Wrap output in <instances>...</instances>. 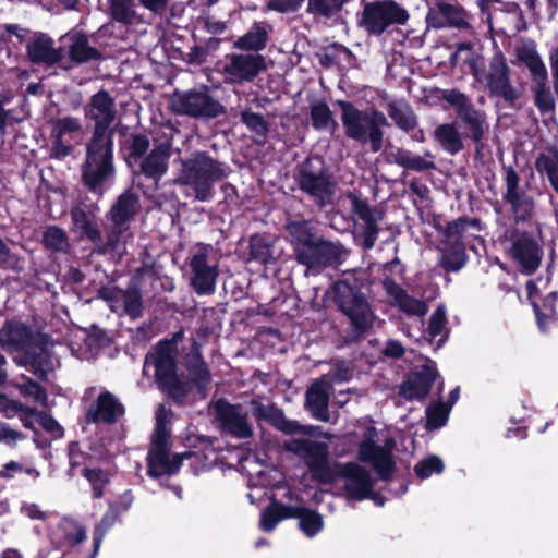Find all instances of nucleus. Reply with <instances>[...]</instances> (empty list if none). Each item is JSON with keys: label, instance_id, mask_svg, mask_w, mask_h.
<instances>
[{"label": "nucleus", "instance_id": "47", "mask_svg": "<svg viewBox=\"0 0 558 558\" xmlns=\"http://www.w3.org/2000/svg\"><path fill=\"white\" fill-rule=\"evenodd\" d=\"M250 255L264 265L275 262L272 244L259 234L253 235L250 240Z\"/></svg>", "mask_w": 558, "mask_h": 558}, {"label": "nucleus", "instance_id": "50", "mask_svg": "<svg viewBox=\"0 0 558 558\" xmlns=\"http://www.w3.org/2000/svg\"><path fill=\"white\" fill-rule=\"evenodd\" d=\"M438 97L453 107L458 116L474 106L468 95L456 88L440 89Z\"/></svg>", "mask_w": 558, "mask_h": 558}, {"label": "nucleus", "instance_id": "37", "mask_svg": "<svg viewBox=\"0 0 558 558\" xmlns=\"http://www.w3.org/2000/svg\"><path fill=\"white\" fill-rule=\"evenodd\" d=\"M286 230L291 238L294 255L299 252V250H302L318 236L311 222L304 219L288 220L286 223Z\"/></svg>", "mask_w": 558, "mask_h": 558}, {"label": "nucleus", "instance_id": "1", "mask_svg": "<svg viewBox=\"0 0 558 558\" xmlns=\"http://www.w3.org/2000/svg\"><path fill=\"white\" fill-rule=\"evenodd\" d=\"M228 167L206 151H195L181 160L174 184L192 190L198 202H206L214 195V185L228 175Z\"/></svg>", "mask_w": 558, "mask_h": 558}, {"label": "nucleus", "instance_id": "64", "mask_svg": "<svg viewBox=\"0 0 558 558\" xmlns=\"http://www.w3.org/2000/svg\"><path fill=\"white\" fill-rule=\"evenodd\" d=\"M25 436L12 428L8 423L0 421V442L9 446L15 447L19 441L23 440Z\"/></svg>", "mask_w": 558, "mask_h": 558}, {"label": "nucleus", "instance_id": "59", "mask_svg": "<svg viewBox=\"0 0 558 558\" xmlns=\"http://www.w3.org/2000/svg\"><path fill=\"white\" fill-rule=\"evenodd\" d=\"M241 120L252 132L256 133L257 135L265 136L268 132V124L264 117L259 113L253 112L251 110H244L241 113Z\"/></svg>", "mask_w": 558, "mask_h": 558}, {"label": "nucleus", "instance_id": "10", "mask_svg": "<svg viewBox=\"0 0 558 558\" xmlns=\"http://www.w3.org/2000/svg\"><path fill=\"white\" fill-rule=\"evenodd\" d=\"M348 255V251L340 244L328 241L318 235L295 254L299 264L304 265L307 271L319 272L327 267L341 264Z\"/></svg>", "mask_w": 558, "mask_h": 558}, {"label": "nucleus", "instance_id": "33", "mask_svg": "<svg viewBox=\"0 0 558 558\" xmlns=\"http://www.w3.org/2000/svg\"><path fill=\"white\" fill-rule=\"evenodd\" d=\"M392 161L407 169L417 172L434 170L436 165L434 162V156L430 151H426L423 156L414 155L410 150L403 148H397L391 154Z\"/></svg>", "mask_w": 558, "mask_h": 558}, {"label": "nucleus", "instance_id": "56", "mask_svg": "<svg viewBox=\"0 0 558 558\" xmlns=\"http://www.w3.org/2000/svg\"><path fill=\"white\" fill-rule=\"evenodd\" d=\"M442 470L444 462L436 456L420 461L414 468L416 475L422 480L429 477L432 474H439Z\"/></svg>", "mask_w": 558, "mask_h": 558}, {"label": "nucleus", "instance_id": "48", "mask_svg": "<svg viewBox=\"0 0 558 558\" xmlns=\"http://www.w3.org/2000/svg\"><path fill=\"white\" fill-rule=\"evenodd\" d=\"M466 262V256L462 243H454L448 248H444L440 264L448 271L460 270Z\"/></svg>", "mask_w": 558, "mask_h": 558}, {"label": "nucleus", "instance_id": "11", "mask_svg": "<svg viewBox=\"0 0 558 558\" xmlns=\"http://www.w3.org/2000/svg\"><path fill=\"white\" fill-rule=\"evenodd\" d=\"M73 231L85 238L94 244V252L97 254H107L119 250V231H106L102 236L95 217L87 214L82 207L75 206L71 209Z\"/></svg>", "mask_w": 558, "mask_h": 558}, {"label": "nucleus", "instance_id": "18", "mask_svg": "<svg viewBox=\"0 0 558 558\" xmlns=\"http://www.w3.org/2000/svg\"><path fill=\"white\" fill-rule=\"evenodd\" d=\"M98 295L109 304L114 313L125 314L131 318L142 315V296L137 289L122 290L117 287H104L98 291Z\"/></svg>", "mask_w": 558, "mask_h": 558}, {"label": "nucleus", "instance_id": "29", "mask_svg": "<svg viewBox=\"0 0 558 558\" xmlns=\"http://www.w3.org/2000/svg\"><path fill=\"white\" fill-rule=\"evenodd\" d=\"M191 452L186 451L182 454L170 457L168 448L150 449L148 453V472L153 476H161L163 474L175 473L184 458H189Z\"/></svg>", "mask_w": 558, "mask_h": 558}, {"label": "nucleus", "instance_id": "54", "mask_svg": "<svg viewBox=\"0 0 558 558\" xmlns=\"http://www.w3.org/2000/svg\"><path fill=\"white\" fill-rule=\"evenodd\" d=\"M507 202L511 205L513 213L519 219H526L534 211V201L524 194L519 193L515 197L507 199Z\"/></svg>", "mask_w": 558, "mask_h": 558}, {"label": "nucleus", "instance_id": "53", "mask_svg": "<svg viewBox=\"0 0 558 558\" xmlns=\"http://www.w3.org/2000/svg\"><path fill=\"white\" fill-rule=\"evenodd\" d=\"M52 130L56 138H64L68 135L80 133L82 131V124L77 118L64 117L53 122Z\"/></svg>", "mask_w": 558, "mask_h": 558}, {"label": "nucleus", "instance_id": "19", "mask_svg": "<svg viewBox=\"0 0 558 558\" xmlns=\"http://www.w3.org/2000/svg\"><path fill=\"white\" fill-rule=\"evenodd\" d=\"M141 209L140 197L131 192L121 194L107 214L112 226L109 231H119V248L124 242L128 223L138 214Z\"/></svg>", "mask_w": 558, "mask_h": 558}, {"label": "nucleus", "instance_id": "3", "mask_svg": "<svg viewBox=\"0 0 558 558\" xmlns=\"http://www.w3.org/2000/svg\"><path fill=\"white\" fill-rule=\"evenodd\" d=\"M344 134L362 145L367 142L373 153L383 148L384 128L389 125L386 116L374 108L361 110L349 101H339Z\"/></svg>", "mask_w": 558, "mask_h": 558}, {"label": "nucleus", "instance_id": "52", "mask_svg": "<svg viewBox=\"0 0 558 558\" xmlns=\"http://www.w3.org/2000/svg\"><path fill=\"white\" fill-rule=\"evenodd\" d=\"M536 169L539 172H545L558 193V154L541 155L536 159Z\"/></svg>", "mask_w": 558, "mask_h": 558}, {"label": "nucleus", "instance_id": "12", "mask_svg": "<svg viewBox=\"0 0 558 558\" xmlns=\"http://www.w3.org/2000/svg\"><path fill=\"white\" fill-rule=\"evenodd\" d=\"M85 117L95 123L92 138L112 137V132L108 128L117 118L116 101L110 94L101 89L93 95L85 106Z\"/></svg>", "mask_w": 558, "mask_h": 558}, {"label": "nucleus", "instance_id": "27", "mask_svg": "<svg viewBox=\"0 0 558 558\" xmlns=\"http://www.w3.org/2000/svg\"><path fill=\"white\" fill-rule=\"evenodd\" d=\"M510 254L527 274L533 272L541 262V252L537 243L525 234L513 241Z\"/></svg>", "mask_w": 558, "mask_h": 558}, {"label": "nucleus", "instance_id": "42", "mask_svg": "<svg viewBox=\"0 0 558 558\" xmlns=\"http://www.w3.org/2000/svg\"><path fill=\"white\" fill-rule=\"evenodd\" d=\"M312 125L317 131L333 133L338 123L329 108L324 101L314 102L311 106Z\"/></svg>", "mask_w": 558, "mask_h": 558}, {"label": "nucleus", "instance_id": "21", "mask_svg": "<svg viewBox=\"0 0 558 558\" xmlns=\"http://www.w3.org/2000/svg\"><path fill=\"white\" fill-rule=\"evenodd\" d=\"M374 429L368 430V437L365 439L359 449V458L363 462H369L374 470L383 480H387L393 471V461L391 458V448L393 441H390V447L375 446L372 441Z\"/></svg>", "mask_w": 558, "mask_h": 558}, {"label": "nucleus", "instance_id": "58", "mask_svg": "<svg viewBox=\"0 0 558 558\" xmlns=\"http://www.w3.org/2000/svg\"><path fill=\"white\" fill-rule=\"evenodd\" d=\"M16 387L23 396L33 398L34 401L47 407L48 395L37 383L27 379L25 383L16 385Z\"/></svg>", "mask_w": 558, "mask_h": 558}, {"label": "nucleus", "instance_id": "8", "mask_svg": "<svg viewBox=\"0 0 558 558\" xmlns=\"http://www.w3.org/2000/svg\"><path fill=\"white\" fill-rule=\"evenodd\" d=\"M170 109L182 116L210 120L226 113L225 107L207 89L174 92L169 99Z\"/></svg>", "mask_w": 558, "mask_h": 558}, {"label": "nucleus", "instance_id": "45", "mask_svg": "<svg viewBox=\"0 0 558 558\" xmlns=\"http://www.w3.org/2000/svg\"><path fill=\"white\" fill-rule=\"evenodd\" d=\"M291 517L300 519V527L308 537H313L323 529L322 517L311 510L304 508L291 509Z\"/></svg>", "mask_w": 558, "mask_h": 558}, {"label": "nucleus", "instance_id": "28", "mask_svg": "<svg viewBox=\"0 0 558 558\" xmlns=\"http://www.w3.org/2000/svg\"><path fill=\"white\" fill-rule=\"evenodd\" d=\"M385 291L392 299V304L408 315L424 316L428 306L425 302L414 299L395 281L386 279L383 282Z\"/></svg>", "mask_w": 558, "mask_h": 558}, {"label": "nucleus", "instance_id": "6", "mask_svg": "<svg viewBox=\"0 0 558 558\" xmlns=\"http://www.w3.org/2000/svg\"><path fill=\"white\" fill-rule=\"evenodd\" d=\"M190 284L199 295L213 294L219 276V264L211 245L197 243L190 252Z\"/></svg>", "mask_w": 558, "mask_h": 558}, {"label": "nucleus", "instance_id": "7", "mask_svg": "<svg viewBox=\"0 0 558 558\" xmlns=\"http://www.w3.org/2000/svg\"><path fill=\"white\" fill-rule=\"evenodd\" d=\"M282 448L301 458L314 480L325 484L333 481L335 472L329 463V447L327 444L307 438H296L283 442Z\"/></svg>", "mask_w": 558, "mask_h": 558}, {"label": "nucleus", "instance_id": "49", "mask_svg": "<svg viewBox=\"0 0 558 558\" xmlns=\"http://www.w3.org/2000/svg\"><path fill=\"white\" fill-rule=\"evenodd\" d=\"M348 197L351 201L352 213L355 214L364 225L381 220V214L375 207L369 206L366 201L355 194H349Z\"/></svg>", "mask_w": 558, "mask_h": 558}, {"label": "nucleus", "instance_id": "14", "mask_svg": "<svg viewBox=\"0 0 558 558\" xmlns=\"http://www.w3.org/2000/svg\"><path fill=\"white\" fill-rule=\"evenodd\" d=\"M298 182L300 190L307 194L319 208L333 202L337 182L329 173L325 171L314 172L304 168L300 172Z\"/></svg>", "mask_w": 558, "mask_h": 558}, {"label": "nucleus", "instance_id": "55", "mask_svg": "<svg viewBox=\"0 0 558 558\" xmlns=\"http://www.w3.org/2000/svg\"><path fill=\"white\" fill-rule=\"evenodd\" d=\"M119 512L116 508H110L102 517L98 524L94 537V556L98 553L99 546L102 542L104 535L118 520Z\"/></svg>", "mask_w": 558, "mask_h": 558}, {"label": "nucleus", "instance_id": "36", "mask_svg": "<svg viewBox=\"0 0 558 558\" xmlns=\"http://www.w3.org/2000/svg\"><path fill=\"white\" fill-rule=\"evenodd\" d=\"M459 118L466 124L471 138L476 144V149L483 148V138L488 132L489 125L486 121V114L477 110L474 106L462 112Z\"/></svg>", "mask_w": 558, "mask_h": 558}, {"label": "nucleus", "instance_id": "30", "mask_svg": "<svg viewBox=\"0 0 558 558\" xmlns=\"http://www.w3.org/2000/svg\"><path fill=\"white\" fill-rule=\"evenodd\" d=\"M271 31L272 26L270 24L266 22H256L247 33L234 41L233 47L257 53L266 47L268 36Z\"/></svg>", "mask_w": 558, "mask_h": 558}, {"label": "nucleus", "instance_id": "4", "mask_svg": "<svg viewBox=\"0 0 558 558\" xmlns=\"http://www.w3.org/2000/svg\"><path fill=\"white\" fill-rule=\"evenodd\" d=\"M470 69L473 77L484 84L492 97L500 98L510 106L522 97V88L515 87L511 82V69L501 50L493 54L486 70L480 69L477 58L470 61Z\"/></svg>", "mask_w": 558, "mask_h": 558}, {"label": "nucleus", "instance_id": "5", "mask_svg": "<svg viewBox=\"0 0 558 558\" xmlns=\"http://www.w3.org/2000/svg\"><path fill=\"white\" fill-rule=\"evenodd\" d=\"M409 12L393 0H375L364 3L357 15V25L368 36H380L392 25H405Z\"/></svg>", "mask_w": 558, "mask_h": 558}, {"label": "nucleus", "instance_id": "13", "mask_svg": "<svg viewBox=\"0 0 558 558\" xmlns=\"http://www.w3.org/2000/svg\"><path fill=\"white\" fill-rule=\"evenodd\" d=\"M183 332L178 331L172 339L160 341L145 357V367L151 365L159 385L173 380L177 375V342L182 340Z\"/></svg>", "mask_w": 558, "mask_h": 558}, {"label": "nucleus", "instance_id": "2", "mask_svg": "<svg viewBox=\"0 0 558 558\" xmlns=\"http://www.w3.org/2000/svg\"><path fill=\"white\" fill-rule=\"evenodd\" d=\"M362 281L354 276L345 277L333 284L335 302L350 324V338L365 335L375 322V314L361 291Z\"/></svg>", "mask_w": 558, "mask_h": 558}, {"label": "nucleus", "instance_id": "31", "mask_svg": "<svg viewBox=\"0 0 558 558\" xmlns=\"http://www.w3.org/2000/svg\"><path fill=\"white\" fill-rule=\"evenodd\" d=\"M170 146L161 144L155 147L142 161L141 171L155 181L159 180L168 170Z\"/></svg>", "mask_w": 558, "mask_h": 558}, {"label": "nucleus", "instance_id": "16", "mask_svg": "<svg viewBox=\"0 0 558 558\" xmlns=\"http://www.w3.org/2000/svg\"><path fill=\"white\" fill-rule=\"evenodd\" d=\"M213 411L215 420L223 433L240 439L248 438L253 435L247 414L243 412L240 405L230 404L225 400H218L214 403Z\"/></svg>", "mask_w": 558, "mask_h": 558}, {"label": "nucleus", "instance_id": "22", "mask_svg": "<svg viewBox=\"0 0 558 558\" xmlns=\"http://www.w3.org/2000/svg\"><path fill=\"white\" fill-rule=\"evenodd\" d=\"M340 474L344 478V487L350 498L362 500L371 497L373 480L369 473L356 463H347Z\"/></svg>", "mask_w": 558, "mask_h": 558}, {"label": "nucleus", "instance_id": "9", "mask_svg": "<svg viewBox=\"0 0 558 558\" xmlns=\"http://www.w3.org/2000/svg\"><path fill=\"white\" fill-rule=\"evenodd\" d=\"M114 173L112 163V138H92L86 161L83 166V179L89 189L95 190Z\"/></svg>", "mask_w": 558, "mask_h": 558}, {"label": "nucleus", "instance_id": "57", "mask_svg": "<svg viewBox=\"0 0 558 558\" xmlns=\"http://www.w3.org/2000/svg\"><path fill=\"white\" fill-rule=\"evenodd\" d=\"M450 409L446 408L442 402H437L426 410L427 415V427L439 428L447 422Z\"/></svg>", "mask_w": 558, "mask_h": 558}, {"label": "nucleus", "instance_id": "63", "mask_svg": "<svg viewBox=\"0 0 558 558\" xmlns=\"http://www.w3.org/2000/svg\"><path fill=\"white\" fill-rule=\"evenodd\" d=\"M24 365H29L33 373L39 377L51 369V362L45 351H41L38 357L27 355Z\"/></svg>", "mask_w": 558, "mask_h": 558}, {"label": "nucleus", "instance_id": "44", "mask_svg": "<svg viewBox=\"0 0 558 558\" xmlns=\"http://www.w3.org/2000/svg\"><path fill=\"white\" fill-rule=\"evenodd\" d=\"M349 0H308L307 13L316 17L331 19L337 15Z\"/></svg>", "mask_w": 558, "mask_h": 558}, {"label": "nucleus", "instance_id": "39", "mask_svg": "<svg viewBox=\"0 0 558 558\" xmlns=\"http://www.w3.org/2000/svg\"><path fill=\"white\" fill-rule=\"evenodd\" d=\"M515 56L530 70L533 80L547 75V69L533 43H524L515 48Z\"/></svg>", "mask_w": 558, "mask_h": 558}, {"label": "nucleus", "instance_id": "35", "mask_svg": "<svg viewBox=\"0 0 558 558\" xmlns=\"http://www.w3.org/2000/svg\"><path fill=\"white\" fill-rule=\"evenodd\" d=\"M387 112L396 126L404 132L413 131L418 124L417 116L409 102L404 100L389 101Z\"/></svg>", "mask_w": 558, "mask_h": 558}, {"label": "nucleus", "instance_id": "20", "mask_svg": "<svg viewBox=\"0 0 558 558\" xmlns=\"http://www.w3.org/2000/svg\"><path fill=\"white\" fill-rule=\"evenodd\" d=\"M470 14L459 4L438 1L426 14V22L434 28L454 27L469 29Z\"/></svg>", "mask_w": 558, "mask_h": 558}, {"label": "nucleus", "instance_id": "40", "mask_svg": "<svg viewBox=\"0 0 558 558\" xmlns=\"http://www.w3.org/2000/svg\"><path fill=\"white\" fill-rule=\"evenodd\" d=\"M70 40L69 54L75 63H84L100 58V52L88 44V39L83 34L68 35Z\"/></svg>", "mask_w": 558, "mask_h": 558}, {"label": "nucleus", "instance_id": "51", "mask_svg": "<svg viewBox=\"0 0 558 558\" xmlns=\"http://www.w3.org/2000/svg\"><path fill=\"white\" fill-rule=\"evenodd\" d=\"M288 517H291V509L279 505L270 506L262 512L260 527L265 532H270L282 519Z\"/></svg>", "mask_w": 558, "mask_h": 558}, {"label": "nucleus", "instance_id": "60", "mask_svg": "<svg viewBox=\"0 0 558 558\" xmlns=\"http://www.w3.org/2000/svg\"><path fill=\"white\" fill-rule=\"evenodd\" d=\"M447 324L446 307L444 304L437 306L429 317L428 335L432 339L441 336Z\"/></svg>", "mask_w": 558, "mask_h": 558}, {"label": "nucleus", "instance_id": "24", "mask_svg": "<svg viewBox=\"0 0 558 558\" xmlns=\"http://www.w3.org/2000/svg\"><path fill=\"white\" fill-rule=\"evenodd\" d=\"M26 50L27 57L33 63L47 66L60 62L64 54L63 49L56 47L53 39L45 34L32 38L26 46Z\"/></svg>", "mask_w": 558, "mask_h": 558}, {"label": "nucleus", "instance_id": "62", "mask_svg": "<svg viewBox=\"0 0 558 558\" xmlns=\"http://www.w3.org/2000/svg\"><path fill=\"white\" fill-rule=\"evenodd\" d=\"M168 437H169V430L166 426V421L162 416V413H161V411H159L157 414L156 428H155V433H154L151 449L168 448L167 447Z\"/></svg>", "mask_w": 558, "mask_h": 558}, {"label": "nucleus", "instance_id": "46", "mask_svg": "<svg viewBox=\"0 0 558 558\" xmlns=\"http://www.w3.org/2000/svg\"><path fill=\"white\" fill-rule=\"evenodd\" d=\"M43 243L46 248L53 252H68L70 248L66 232L57 226H50L44 231Z\"/></svg>", "mask_w": 558, "mask_h": 558}, {"label": "nucleus", "instance_id": "43", "mask_svg": "<svg viewBox=\"0 0 558 558\" xmlns=\"http://www.w3.org/2000/svg\"><path fill=\"white\" fill-rule=\"evenodd\" d=\"M533 81L532 92L535 106L542 114L553 113L555 111V99L547 86L548 74Z\"/></svg>", "mask_w": 558, "mask_h": 558}, {"label": "nucleus", "instance_id": "41", "mask_svg": "<svg viewBox=\"0 0 558 558\" xmlns=\"http://www.w3.org/2000/svg\"><path fill=\"white\" fill-rule=\"evenodd\" d=\"M186 366L190 375L197 385L199 392L205 397L206 386L210 381V373L197 348H195L189 355Z\"/></svg>", "mask_w": 558, "mask_h": 558}, {"label": "nucleus", "instance_id": "26", "mask_svg": "<svg viewBox=\"0 0 558 558\" xmlns=\"http://www.w3.org/2000/svg\"><path fill=\"white\" fill-rule=\"evenodd\" d=\"M124 413L123 405L109 391L101 392L86 412L87 423H114Z\"/></svg>", "mask_w": 558, "mask_h": 558}, {"label": "nucleus", "instance_id": "32", "mask_svg": "<svg viewBox=\"0 0 558 558\" xmlns=\"http://www.w3.org/2000/svg\"><path fill=\"white\" fill-rule=\"evenodd\" d=\"M433 135L440 147L450 155H457L464 148L463 134L456 122L439 124Z\"/></svg>", "mask_w": 558, "mask_h": 558}, {"label": "nucleus", "instance_id": "17", "mask_svg": "<svg viewBox=\"0 0 558 558\" xmlns=\"http://www.w3.org/2000/svg\"><path fill=\"white\" fill-rule=\"evenodd\" d=\"M250 404L252 413L256 420L268 422L283 434L312 435L316 430V426L302 425L298 421L287 418L283 411L277 408L274 403H262L259 400L254 399Z\"/></svg>", "mask_w": 558, "mask_h": 558}, {"label": "nucleus", "instance_id": "15", "mask_svg": "<svg viewBox=\"0 0 558 558\" xmlns=\"http://www.w3.org/2000/svg\"><path fill=\"white\" fill-rule=\"evenodd\" d=\"M265 70L266 60L258 53H230L223 64V73L232 83L252 82Z\"/></svg>", "mask_w": 558, "mask_h": 558}, {"label": "nucleus", "instance_id": "23", "mask_svg": "<svg viewBox=\"0 0 558 558\" xmlns=\"http://www.w3.org/2000/svg\"><path fill=\"white\" fill-rule=\"evenodd\" d=\"M437 376L434 365L425 364L401 385L399 395L405 400H421L427 396Z\"/></svg>", "mask_w": 558, "mask_h": 558}, {"label": "nucleus", "instance_id": "25", "mask_svg": "<svg viewBox=\"0 0 558 558\" xmlns=\"http://www.w3.org/2000/svg\"><path fill=\"white\" fill-rule=\"evenodd\" d=\"M331 389L330 380L326 376L314 381L306 391L305 405L312 415L322 422H329L328 411L329 392Z\"/></svg>", "mask_w": 558, "mask_h": 558}, {"label": "nucleus", "instance_id": "38", "mask_svg": "<svg viewBox=\"0 0 558 558\" xmlns=\"http://www.w3.org/2000/svg\"><path fill=\"white\" fill-rule=\"evenodd\" d=\"M32 340L29 329L19 323H10L5 325L1 332V341L11 351L25 350Z\"/></svg>", "mask_w": 558, "mask_h": 558}, {"label": "nucleus", "instance_id": "61", "mask_svg": "<svg viewBox=\"0 0 558 558\" xmlns=\"http://www.w3.org/2000/svg\"><path fill=\"white\" fill-rule=\"evenodd\" d=\"M160 386L178 402H182L191 390V385L181 380L178 375L174 376L172 381L169 380Z\"/></svg>", "mask_w": 558, "mask_h": 558}, {"label": "nucleus", "instance_id": "34", "mask_svg": "<svg viewBox=\"0 0 558 558\" xmlns=\"http://www.w3.org/2000/svg\"><path fill=\"white\" fill-rule=\"evenodd\" d=\"M108 14L120 24L130 26L143 22V16L137 11L136 0H107Z\"/></svg>", "mask_w": 558, "mask_h": 558}]
</instances>
